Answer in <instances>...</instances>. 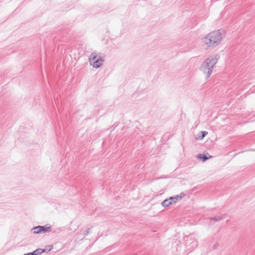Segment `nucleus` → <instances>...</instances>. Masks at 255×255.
Masks as SVG:
<instances>
[{"label":"nucleus","mask_w":255,"mask_h":255,"mask_svg":"<svg viewBox=\"0 0 255 255\" xmlns=\"http://www.w3.org/2000/svg\"><path fill=\"white\" fill-rule=\"evenodd\" d=\"M219 244L218 243H216L213 247L214 249H216L217 247H218Z\"/></svg>","instance_id":"ddd939ff"},{"label":"nucleus","mask_w":255,"mask_h":255,"mask_svg":"<svg viewBox=\"0 0 255 255\" xmlns=\"http://www.w3.org/2000/svg\"><path fill=\"white\" fill-rule=\"evenodd\" d=\"M52 231V228L50 226H38L33 227L31 229V231L33 234H45L46 233H49Z\"/></svg>","instance_id":"20e7f679"},{"label":"nucleus","mask_w":255,"mask_h":255,"mask_svg":"<svg viewBox=\"0 0 255 255\" xmlns=\"http://www.w3.org/2000/svg\"><path fill=\"white\" fill-rule=\"evenodd\" d=\"M171 204H172V202H171V201H170V200H169V199L164 200L161 203V205H162V206L165 207H168L169 206L171 205Z\"/></svg>","instance_id":"0eeeda50"},{"label":"nucleus","mask_w":255,"mask_h":255,"mask_svg":"<svg viewBox=\"0 0 255 255\" xmlns=\"http://www.w3.org/2000/svg\"><path fill=\"white\" fill-rule=\"evenodd\" d=\"M23 255H33V254H32V252H31V253H28L27 254H25Z\"/></svg>","instance_id":"4468645a"},{"label":"nucleus","mask_w":255,"mask_h":255,"mask_svg":"<svg viewBox=\"0 0 255 255\" xmlns=\"http://www.w3.org/2000/svg\"><path fill=\"white\" fill-rule=\"evenodd\" d=\"M89 62L91 65H92L94 68H99L103 63L104 60L96 52H93L91 54L89 57Z\"/></svg>","instance_id":"7ed1b4c3"},{"label":"nucleus","mask_w":255,"mask_h":255,"mask_svg":"<svg viewBox=\"0 0 255 255\" xmlns=\"http://www.w3.org/2000/svg\"><path fill=\"white\" fill-rule=\"evenodd\" d=\"M44 252H47V251L45 249H38L32 252V254L33 255H40Z\"/></svg>","instance_id":"423d86ee"},{"label":"nucleus","mask_w":255,"mask_h":255,"mask_svg":"<svg viewBox=\"0 0 255 255\" xmlns=\"http://www.w3.org/2000/svg\"><path fill=\"white\" fill-rule=\"evenodd\" d=\"M219 55L218 54L211 56L210 57L206 59L202 63L200 70L206 75L207 79L209 78L213 71V68L214 65L217 63Z\"/></svg>","instance_id":"f03ea898"},{"label":"nucleus","mask_w":255,"mask_h":255,"mask_svg":"<svg viewBox=\"0 0 255 255\" xmlns=\"http://www.w3.org/2000/svg\"><path fill=\"white\" fill-rule=\"evenodd\" d=\"M198 158L201 159L203 162L205 161L208 159V157L205 154H198L197 156Z\"/></svg>","instance_id":"9d476101"},{"label":"nucleus","mask_w":255,"mask_h":255,"mask_svg":"<svg viewBox=\"0 0 255 255\" xmlns=\"http://www.w3.org/2000/svg\"><path fill=\"white\" fill-rule=\"evenodd\" d=\"M191 244H192V247L195 248L198 245V242L196 240H195L191 242Z\"/></svg>","instance_id":"9b49d317"},{"label":"nucleus","mask_w":255,"mask_h":255,"mask_svg":"<svg viewBox=\"0 0 255 255\" xmlns=\"http://www.w3.org/2000/svg\"><path fill=\"white\" fill-rule=\"evenodd\" d=\"M90 230V228H89L87 230L85 231L84 232V235L87 236L89 234Z\"/></svg>","instance_id":"f8f14e48"},{"label":"nucleus","mask_w":255,"mask_h":255,"mask_svg":"<svg viewBox=\"0 0 255 255\" xmlns=\"http://www.w3.org/2000/svg\"><path fill=\"white\" fill-rule=\"evenodd\" d=\"M224 218V216H215V217H210L209 219L210 220H213L215 222H218L220 220H221L222 219H223Z\"/></svg>","instance_id":"6e6552de"},{"label":"nucleus","mask_w":255,"mask_h":255,"mask_svg":"<svg viewBox=\"0 0 255 255\" xmlns=\"http://www.w3.org/2000/svg\"><path fill=\"white\" fill-rule=\"evenodd\" d=\"M225 34V31L224 29L215 30L204 37L202 41L208 47H215L221 43Z\"/></svg>","instance_id":"f257e3e1"},{"label":"nucleus","mask_w":255,"mask_h":255,"mask_svg":"<svg viewBox=\"0 0 255 255\" xmlns=\"http://www.w3.org/2000/svg\"><path fill=\"white\" fill-rule=\"evenodd\" d=\"M183 196H184V194L182 193V194H181L179 196L177 195L175 197H171L169 198V200H170V201H171V202H172V204L175 203L177 202V201L179 199H181Z\"/></svg>","instance_id":"39448f33"},{"label":"nucleus","mask_w":255,"mask_h":255,"mask_svg":"<svg viewBox=\"0 0 255 255\" xmlns=\"http://www.w3.org/2000/svg\"><path fill=\"white\" fill-rule=\"evenodd\" d=\"M208 132L206 131H202L200 133L199 137L197 138L198 139H202L207 134Z\"/></svg>","instance_id":"1a4fd4ad"}]
</instances>
